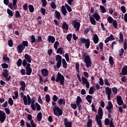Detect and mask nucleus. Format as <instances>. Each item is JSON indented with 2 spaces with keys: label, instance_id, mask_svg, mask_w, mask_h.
Wrapping results in <instances>:
<instances>
[{
  "label": "nucleus",
  "instance_id": "1",
  "mask_svg": "<svg viewBox=\"0 0 127 127\" xmlns=\"http://www.w3.org/2000/svg\"><path fill=\"white\" fill-rule=\"evenodd\" d=\"M103 118V109L101 107H99L98 112V115L96 116V121L97 125L99 127H102V120Z\"/></svg>",
  "mask_w": 127,
  "mask_h": 127
},
{
  "label": "nucleus",
  "instance_id": "2",
  "mask_svg": "<svg viewBox=\"0 0 127 127\" xmlns=\"http://www.w3.org/2000/svg\"><path fill=\"white\" fill-rule=\"evenodd\" d=\"M82 58L84 59V62L86 65L87 68H90L92 66V61L90 56L87 55L86 53H83Z\"/></svg>",
  "mask_w": 127,
  "mask_h": 127
},
{
  "label": "nucleus",
  "instance_id": "3",
  "mask_svg": "<svg viewBox=\"0 0 127 127\" xmlns=\"http://www.w3.org/2000/svg\"><path fill=\"white\" fill-rule=\"evenodd\" d=\"M24 58L25 59L23 60L22 62V65L24 67H26V65L27 64H28V63H31V56H30V55H28L27 54H26L24 55Z\"/></svg>",
  "mask_w": 127,
  "mask_h": 127
},
{
  "label": "nucleus",
  "instance_id": "4",
  "mask_svg": "<svg viewBox=\"0 0 127 127\" xmlns=\"http://www.w3.org/2000/svg\"><path fill=\"white\" fill-rule=\"evenodd\" d=\"M53 112L55 116H57V117L62 116V110H61L58 106H55L53 108Z\"/></svg>",
  "mask_w": 127,
  "mask_h": 127
},
{
  "label": "nucleus",
  "instance_id": "5",
  "mask_svg": "<svg viewBox=\"0 0 127 127\" xmlns=\"http://www.w3.org/2000/svg\"><path fill=\"white\" fill-rule=\"evenodd\" d=\"M80 41L82 44H85V48L87 49H89V47H90V39L88 38L86 39V38H81Z\"/></svg>",
  "mask_w": 127,
  "mask_h": 127
},
{
  "label": "nucleus",
  "instance_id": "6",
  "mask_svg": "<svg viewBox=\"0 0 127 127\" xmlns=\"http://www.w3.org/2000/svg\"><path fill=\"white\" fill-rule=\"evenodd\" d=\"M27 97L25 95H24L23 97L24 104L25 106H27V104H28L29 106H30V104H31L30 96H29V95H27Z\"/></svg>",
  "mask_w": 127,
  "mask_h": 127
},
{
  "label": "nucleus",
  "instance_id": "7",
  "mask_svg": "<svg viewBox=\"0 0 127 127\" xmlns=\"http://www.w3.org/2000/svg\"><path fill=\"white\" fill-rule=\"evenodd\" d=\"M17 0H13L12 3H9L8 5V7L11 9V10H13V9H17Z\"/></svg>",
  "mask_w": 127,
  "mask_h": 127
},
{
  "label": "nucleus",
  "instance_id": "8",
  "mask_svg": "<svg viewBox=\"0 0 127 127\" xmlns=\"http://www.w3.org/2000/svg\"><path fill=\"white\" fill-rule=\"evenodd\" d=\"M32 72V69L30 68V64L28 63L26 66V74L29 76L31 75V72Z\"/></svg>",
  "mask_w": 127,
  "mask_h": 127
},
{
  "label": "nucleus",
  "instance_id": "9",
  "mask_svg": "<svg viewBox=\"0 0 127 127\" xmlns=\"http://www.w3.org/2000/svg\"><path fill=\"white\" fill-rule=\"evenodd\" d=\"M64 123L65 127H72V123L68 122V119H67V118L64 119Z\"/></svg>",
  "mask_w": 127,
  "mask_h": 127
},
{
  "label": "nucleus",
  "instance_id": "10",
  "mask_svg": "<svg viewBox=\"0 0 127 127\" xmlns=\"http://www.w3.org/2000/svg\"><path fill=\"white\" fill-rule=\"evenodd\" d=\"M80 22H74L73 27L75 29H76V31H79V30L80 29Z\"/></svg>",
  "mask_w": 127,
  "mask_h": 127
},
{
  "label": "nucleus",
  "instance_id": "11",
  "mask_svg": "<svg viewBox=\"0 0 127 127\" xmlns=\"http://www.w3.org/2000/svg\"><path fill=\"white\" fill-rule=\"evenodd\" d=\"M48 41L49 43H54L55 42V37L51 35L49 36L48 37Z\"/></svg>",
  "mask_w": 127,
  "mask_h": 127
},
{
  "label": "nucleus",
  "instance_id": "12",
  "mask_svg": "<svg viewBox=\"0 0 127 127\" xmlns=\"http://www.w3.org/2000/svg\"><path fill=\"white\" fill-rule=\"evenodd\" d=\"M25 48L22 46V44H20L17 47V50L19 53H22V51L24 50Z\"/></svg>",
  "mask_w": 127,
  "mask_h": 127
},
{
  "label": "nucleus",
  "instance_id": "13",
  "mask_svg": "<svg viewBox=\"0 0 127 127\" xmlns=\"http://www.w3.org/2000/svg\"><path fill=\"white\" fill-rule=\"evenodd\" d=\"M117 100L119 106H122V105L124 104V101H123L121 96H117Z\"/></svg>",
  "mask_w": 127,
  "mask_h": 127
},
{
  "label": "nucleus",
  "instance_id": "14",
  "mask_svg": "<svg viewBox=\"0 0 127 127\" xmlns=\"http://www.w3.org/2000/svg\"><path fill=\"white\" fill-rule=\"evenodd\" d=\"M6 118L5 113H2L0 115V122L1 124H2V123L5 121Z\"/></svg>",
  "mask_w": 127,
  "mask_h": 127
},
{
  "label": "nucleus",
  "instance_id": "15",
  "mask_svg": "<svg viewBox=\"0 0 127 127\" xmlns=\"http://www.w3.org/2000/svg\"><path fill=\"white\" fill-rule=\"evenodd\" d=\"M58 103L60 106H62V105H63V106H65L66 104V101L64 99L61 98L60 100L58 101Z\"/></svg>",
  "mask_w": 127,
  "mask_h": 127
},
{
  "label": "nucleus",
  "instance_id": "16",
  "mask_svg": "<svg viewBox=\"0 0 127 127\" xmlns=\"http://www.w3.org/2000/svg\"><path fill=\"white\" fill-rule=\"evenodd\" d=\"M62 28L67 31H68V29H69V25H68L66 22H64L62 24Z\"/></svg>",
  "mask_w": 127,
  "mask_h": 127
},
{
  "label": "nucleus",
  "instance_id": "17",
  "mask_svg": "<svg viewBox=\"0 0 127 127\" xmlns=\"http://www.w3.org/2000/svg\"><path fill=\"white\" fill-rule=\"evenodd\" d=\"M41 74L43 77H46L48 75V70L45 68L42 69Z\"/></svg>",
  "mask_w": 127,
  "mask_h": 127
},
{
  "label": "nucleus",
  "instance_id": "18",
  "mask_svg": "<svg viewBox=\"0 0 127 127\" xmlns=\"http://www.w3.org/2000/svg\"><path fill=\"white\" fill-rule=\"evenodd\" d=\"M93 42L95 43V44H98L99 42V37L98 36V35L96 34H95L93 36Z\"/></svg>",
  "mask_w": 127,
  "mask_h": 127
},
{
  "label": "nucleus",
  "instance_id": "19",
  "mask_svg": "<svg viewBox=\"0 0 127 127\" xmlns=\"http://www.w3.org/2000/svg\"><path fill=\"white\" fill-rule=\"evenodd\" d=\"M56 80H65L64 76L62 75L60 72L58 73L57 77L56 78Z\"/></svg>",
  "mask_w": 127,
  "mask_h": 127
},
{
  "label": "nucleus",
  "instance_id": "20",
  "mask_svg": "<svg viewBox=\"0 0 127 127\" xmlns=\"http://www.w3.org/2000/svg\"><path fill=\"white\" fill-rule=\"evenodd\" d=\"M93 17L95 18L96 20L97 21H99L100 20V18H101V17L100 16V15L97 13V12H95L93 14Z\"/></svg>",
  "mask_w": 127,
  "mask_h": 127
},
{
  "label": "nucleus",
  "instance_id": "21",
  "mask_svg": "<svg viewBox=\"0 0 127 127\" xmlns=\"http://www.w3.org/2000/svg\"><path fill=\"white\" fill-rule=\"evenodd\" d=\"M55 17L58 19L59 20H60V17H61V14H60V12L56 10L55 12Z\"/></svg>",
  "mask_w": 127,
  "mask_h": 127
},
{
  "label": "nucleus",
  "instance_id": "22",
  "mask_svg": "<svg viewBox=\"0 0 127 127\" xmlns=\"http://www.w3.org/2000/svg\"><path fill=\"white\" fill-rule=\"evenodd\" d=\"M82 84L84 85H86V87L87 88V89L90 88V83H89V81H88L87 80H83Z\"/></svg>",
  "mask_w": 127,
  "mask_h": 127
},
{
  "label": "nucleus",
  "instance_id": "23",
  "mask_svg": "<svg viewBox=\"0 0 127 127\" xmlns=\"http://www.w3.org/2000/svg\"><path fill=\"white\" fill-rule=\"evenodd\" d=\"M122 75H127V65H125L123 67L122 70Z\"/></svg>",
  "mask_w": 127,
  "mask_h": 127
},
{
  "label": "nucleus",
  "instance_id": "24",
  "mask_svg": "<svg viewBox=\"0 0 127 127\" xmlns=\"http://www.w3.org/2000/svg\"><path fill=\"white\" fill-rule=\"evenodd\" d=\"M20 84L21 86L20 89H21L22 91H24L25 90V82L23 81H21Z\"/></svg>",
  "mask_w": 127,
  "mask_h": 127
},
{
  "label": "nucleus",
  "instance_id": "25",
  "mask_svg": "<svg viewBox=\"0 0 127 127\" xmlns=\"http://www.w3.org/2000/svg\"><path fill=\"white\" fill-rule=\"evenodd\" d=\"M62 12L63 14H64V15L66 16V14L67 13V10H66V8L64 5H63L62 6Z\"/></svg>",
  "mask_w": 127,
  "mask_h": 127
},
{
  "label": "nucleus",
  "instance_id": "26",
  "mask_svg": "<svg viewBox=\"0 0 127 127\" xmlns=\"http://www.w3.org/2000/svg\"><path fill=\"white\" fill-rule=\"evenodd\" d=\"M93 98V96L92 95H87L86 97V100L89 103V104H91L92 103V98Z\"/></svg>",
  "mask_w": 127,
  "mask_h": 127
},
{
  "label": "nucleus",
  "instance_id": "27",
  "mask_svg": "<svg viewBox=\"0 0 127 127\" xmlns=\"http://www.w3.org/2000/svg\"><path fill=\"white\" fill-rule=\"evenodd\" d=\"M62 63H63V68H64V69H66L67 68V62H66L65 59H63Z\"/></svg>",
  "mask_w": 127,
  "mask_h": 127
},
{
  "label": "nucleus",
  "instance_id": "28",
  "mask_svg": "<svg viewBox=\"0 0 127 127\" xmlns=\"http://www.w3.org/2000/svg\"><path fill=\"white\" fill-rule=\"evenodd\" d=\"M57 54H61V55H62L63 54V48H59L57 51Z\"/></svg>",
  "mask_w": 127,
  "mask_h": 127
},
{
  "label": "nucleus",
  "instance_id": "29",
  "mask_svg": "<svg viewBox=\"0 0 127 127\" xmlns=\"http://www.w3.org/2000/svg\"><path fill=\"white\" fill-rule=\"evenodd\" d=\"M82 102V99H81V97L80 96H77V99H76V105L77 106H79V105L81 104Z\"/></svg>",
  "mask_w": 127,
  "mask_h": 127
},
{
  "label": "nucleus",
  "instance_id": "30",
  "mask_svg": "<svg viewBox=\"0 0 127 127\" xmlns=\"http://www.w3.org/2000/svg\"><path fill=\"white\" fill-rule=\"evenodd\" d=\"M109 62L111 67H113V66L114 65V59H113V57H112V56L109 57Z\"/></svg>",
  "mask_w": 127,
  "mask_h": 127
},
{
  "label": "nucleus",
  "instance_id": "31",
  "mask_svg": "<svg viewBox=\"0 0 127 127\" xmlns=\"http://www.w3.org/2000/svg\"><path fill=\"white\" fill-rule=\"evenodd\" d=\"M105 92L107 95H109L112 94V89L108 87L105 89Z\"/></svg>",
  "mask_w": 127,
  "mask_h": 127
},
{
  "label": "nucleus",
  "instance_id": "32",
  "mask_svg": "<svg viewBox=\"0 0 127 127\" xmlns=\"http://www.w3.org/2000/svg\"><path fill=\"white\" fill-rule=\"evenodd\" d=\"M106 109L107 110H111V109H113V104L112 103V102H108V105L107 106Z\"/></svg>",
  "mask_w": 127,
  "mask_h": 127
},
{
  "label": "nucleus",
  "instance_id": "33",
  "mask_svg": "<svg viewBox=\"0 0 127 127\" xmlns=\"http://www.w3.org/2000/svg\"><path fill=\"white\" fill-rule=\"evenodd\" d=\"M31 43L32 44L33 43H36V39L35 38V36H34V35H32L31 36Z\"/></svg>",
  "mask_w": 127,
  "mask_h": 127
},
{
  "label": "nucleus",
  "instance_id": "34",
  "mask_svg": "<svg viewBox=\"0 0 127 127\" xmlns=\"http://www.w3.org/2000/svg\"><path fill=\"white\" fill-rule=\"evenodd\" d=\"M90 20L91 24L96 25V20H95L94 17L90 16Z\"/></svg>",
  "mask_w": 127,
  "mask_h": 127
},
{
  "label": "nucleus",
  "instance_id": "35",
  "mask_svg": "<svg viewBox=\"0 0 127 127\" xmlns=\"http://www.w3.org/2000/svg\"><path fill=\"white\" fill-rule=\"evenodd\" d=\"M56 60L58 62H62V57L59 55H57Z\"/></svg>",
  "mask_w": 127,
  "mask_h": 127
},
{
  "label": "nucleus",
  "instance_id": "36",
  "mask_svg": "<svg viewBox=\"0 0 127 127\" xmlns=\"http://www.w3.org/2000/svg\"><path fill=\"white\" fill-rule=\"evenodd\" d=\"M64 5L68 12H71L72 11V8H71V6L68 5V4L65 3Z\"/></svg>",
  "mask_w": 127,
  "mask_h": 127
},
{
  "label": "nucleus",
  "instance_id": "37",
  "mask_svg": "<svg viewBox=\"0 0 127 127\" xmlns=\"http://www.w3.org/2000/svg\"><path fill=\"white\" fill-rule=\"evenodd\" d=\"M22 47L25 49V47L28 46V42L27 41H23L22 42Z\"/></svg>",
  "mask_w": 127,
  "mask_h": 127
},
{
  "label": "nucleus",
  "instance_id": "38",
  "mask_svg": "<svg viewBox=\"0 0 127 127\" xmlns=\"http://www.w3.org/2000/svg\"><path fill=\"white\" fill-rule=\"evenodd\" d=\"M95 91H96V89H95V88L93 87H91L89 89V94H90V95H93Z\"/></svg>",
  "mask_w": 127,
  "mask_h": 127
},
{
  "label": "nucleus",
  "instance_id": "39",
  "mask_svg": "<svg viewBox=\"0 0 127 127\" xmlns=\"http://www.w3.org/2000/svg\"><path fill=\"white\" fill-rule=\"evenodd\" d=\"M37 120L39 121V122H40V121H41V120L42 119V113H39L38 114H37Z\"/></svg>",
  "mask_w": 127,
  "mask_h": 127
},
{
  "label": "nucleus",
  "instance_id": "40",
  "mask_svg": "<svg viewBox=\"0 0 127 127\" xmlns=\"http://www.w3.org/2000/svg\"><path fill=\"white\" fill-rule=\"evenodd\" d=\"M28 7L30 12L32 13L34 12V7L33 6V5L29 4Z\"/></svg>",
  "mask_w": 127,
  "mask_h": 127
},
{
  "label": "nucleus",
  "instance_id": "41",
  "mask_svg": "<svg viewBox=\"0 0 127 127\" xmlns=\"http://www.w3.org/2000/svg\"><path fill=\"white\" fill-rule=\"evenodd\" d=\"M99 48L100 49V51L101 52H104V50H103L104 44L103 43V42H100L99 44Z\"/></svg>",
  "mask_w": 127,
  "mask_h": 127
},
{
  "label": "nucleus",
  "instance_id": "42",
  "mask_svg": "<svg viewBox=\"0 0 127 127\" xmlns=\"http://www.w3.org/2000/svg\"><path fill=\"white\" fill-rule=\"evenodd\" d=\"M60 43L58 41H56L55 43L54 44V47L56 50H57L58 49V45H59Z\"/></svg>",
  "mask_w": 127,
  "mask_h": 127
},
{
  "label": "nucleus",
  "instance_id": "43",
  "mask_svg": "<svg viewBox=\"0 0 127 127\" xmlns=\"http://www.w3.org/2000/svg\"><path fill=\"white\" fill-rule=\"evenodd\" d=\"M8 45L9 47H12V46H13V42L12 41V40L9 39L8 41Z\"/></svg>",
  "mask_w": 127,
  "mask_h": 127
},
{
  "label": "nucleus",
  "instance_id": "44",
  "mask_svg": "<svg viewBox=\"0 0 127 127\" xmlns=\"http://www.w3.org/2000/svg\"><path fill=\"white\" fill-rule=\"evenodd\" d=\"M3 60H4L5 62L6 61H9V58L7 57V55L5 54L4 55V56L2 57Z\"/></svg>",
  "mask_w": 127,
  "mask_h": 127
},
{
  "label": "nucleus",
  "instance_id": "45",
  "mask_svg": "<svg viewBox=\"0 0 127 127\" xmlns=\"http://www.w3.org/2000/svg\"><path fill=\"white\" fill-rule=\"evenodd\" d=\"M114 20H114V18L111 16L107 18V21L109 22V23H112Z\"/></svg>",
  "mask_w": 127,
  "mask_h": 127
},
{
  "label": "nucleus",
  "instance_id": "46",
  "mask_svg": "<svg viewBox=\"0 0 127 127\" xmlns=\"http://www.w3.org/2000/svg\"><path fill=\"white\" fill-rule=\"evenodd\" d=\"M21 64H22V61L21 59H19L17 62V65L18 67H20L21 66Z\"/></svg>",
  "mask_w": 127,
  "mask_h": 127
},
{
  "label": "nucleus",
  "instance_id": "47",
  "mask_svg": "<svg viewBox=\"0 0 127 127\" xmlns=\"http://www.w3.org/2000/svg\"><path fill=\"white\" fill-rule=\"evenodd\" d=\"M112 23L115 28H118V22H117V20H114Z\"/></svg>",
  "mask_w": 127,
  "mask_h": 127
},
{
  "label": "nucleus",
  "instance_id": "48",
  "mask_svg": "<svg viewBox=\"0 0 127 127\" xmlns=\"http://www.w3.org/2000/svg\"><path fill=\"white\" fill-rule=\"evenodd\" d=\"M79 67H80V65L79 64V63H76L75 69H76L77 73H79L80 72V70L79 69Z\"/></svg>",
  "mask_w": 127,
  "mask_h": 127
},
{
  "label": "nucleus",
  "instance_id": "49",
  "mask_svg": "<svg viewBox=\"0 0 127 127\" xmlns=\"http://www.w3.org/2000/svg\"><path fill=\"white\" fill-rule=\"evenodd\" d=\"M15 17L16 18H19V17H20V13H19V11H15Z\"/></svg>",
  "mask_w": 127,
  "mask_h": 127
},
{
  "label": "nucleus",
  "instance_id": "50",
  "mask_svg": "<svg viewBox=\"0 0 127 127\" xmlns=\"http://www.w3.org/2000/svg\"><path fill=\"white\" fill-rule=\"evenodd\" d=\"M92 119H88V122H87V127H92Z\"/></svg>",
  "mask_w": 127,
  "mask_h": 127
},
{
  "label": "nucleus",
  "instance_id": "51",
  "mask_svg": "<svg viewBox=\"0 0 127 127\" xmlns=\"http://www.w3.org/2000/svg\"><path fill=\"white\" fill-rule=\"evenodd\" d=\"M124 52H125V50L123 48H121V50L119 51V57L121 58H122V56H123Z\"/></svg>",
  "mask_w": 127,
  "mask_h": 127
},
{
  "label": "nucleus",
  "instance_id": "52",
  "mask_svg": "<svg viewBox=\"0 0 127 127\" xmlns=\"http://www.w3.org/2000/svg\"><path fill=\"white\" fill-rule=\"evenodd\" d=\"M1 65L3 69H7L8 68V64L5 63L2 64Z\"/></svg>",
  "mask_w": 127,
  "mask_h": 127
},
{
  "label": "nucleus",
  "instance_id": "53",
  "mask_svg": "<svg viewBox=\"0 0 127 127\" xmlns=\"http://www.w3.org/2000/svg\"><path fill=\"white\" fill-rule=\"evenodd\" d=\"M7 12L8 14L10 15V16H13V13H12V11H11V10H10V9L8 8L7 9Z\"/></svg>",
  "mask_w": 127,
  "mask_h": 127
},
{
  "label": "nucleus",
  "instance_id": "54",
  "mask_svg": "<svg viewBox=\"0 0 127 127\" xmlns=\"http://www.w3.org/2000/svg\"><path fill=\"white\" fill-rule=\"evenodd\" d=\"M51 7L53 9H55L56 8V4H55V2H52L51 4Z\"/></svg>",
  "mask_w": 127,
  "mask_h": 127
},
{
  "label": "nucleus",
  "instance_id": "55",
  "mask_svg": "<svg viewBox=\"0 0 127 127\" xmlns=\"http://www.w3.org/2000/svg\"><path fill=\"white\" fill-rule=\"evenodd\" d=\"M72 38V34H68L66 36V39H67L68 41H71V39Z\"/></svg>",
  "mask_w": 127,
  "mask_h": 127
},
{
  "label": "nucleus",
  "instance_id": "56",
  "mask_svg": "<svg viewBox=\"0 0 127 127\" xmlns=\"http://www.w3.org/2000/svg\"><path fill=\"white\" fill-rule=\"evenodd\" d=\"M121 9L123 13H126V12H127V10L126 9V6H122L121 7Z\"/></svg>",
  "mask_w": 127,
  "mask_h": 127
},
{
  "label": "nucleus",
  "instance_id": "57",
  "mask_svg": "<svg viewBox=\"0 0 127 127\" xmlns=\"http://www.w3.org/2000/svg\"><path fill=\"white\" fill-rule=\"evenodd\" d=\"M100 7L101 8V10L102 11V13H105V12H106V8L105 7V6H104L103 5H100Z\"/></svg>",
  "mask_w": 127,
  "mask_h": 127
},
{
  "label": "nucleus",
  "instance_id": "58",
  "mask_svg": "<svg viewBox=\"0 0 127 127\" xmlns=\"http://www.w3.org/2000/svg\"><path fill=\"white\" fill-rule=\"evenodd\" d=\"M62 65V62H58L57 63V64H56L57 68L58 69H59V68H60V67H61Z\"/></svg>",
  "mask_w": 127,
  "mask_h": 127
},
{
  "label": "nucleus",
  "instance_id": "59",
  "mask_svg": "<svg viewBox=\"0 0 127 127\" xmlns=\"http://www.w3.org/2000/svg\"><path fill=\"white\" fill-rule=\"evenodd\" d=\"M35 106L36 107L37 111H40V110H41V107H40V105L37 102L35 103Z\"/></svg>",
  "mask_w": 127,
  "mask_h": 127
},
{
  "label": "nucleus",
  "instance_id": "60",
  "mask_svg": "<svg viewBox=\"0 0 127 127\" xmlns=\"http://www.w3.org/2000/svg\"><path fill=\"white\" fill-rule=\"evenodd\" d=\"M8 103L10 106H12V105H13V101L12 100V98H9Z\"/></svg>",
  "mask_w": 127,
  "mask_h": 127
},
{
  "label": "nucleus",
  "instance_id": "61",
  "mask_svg": "<svg viewBox=\"0 0 127 127\" xmlns=\"http://www.w3.org/2000/svg\"><path fill=\"white\" fill-rule=\"evenodd\" d=\"M41 1L42 2V6L44 7L47 5V2L46 1V0H41Z\"/></svg>",
  "mask_w": 127,
  "mask_h": 127
},
{
  "label": "nucleus",
  "instance_id": "62",
  "mask_svg": "<svg viewBox=\"0 0 127 127\" xmlns=\"http://www.w3.org/2000/svg\"><path fill=\"white\" fill-rule=\"evenodd\" d=\"M46 102H47V103H49V102H50V96L49 94H47L46 96Z\"/></svg>",
  "mask_w": 127,
  "mask_h": 127
},
{
  "label": "nucleus",
  "instance_id": "63",
  "mask_svg": "<svg viewBox=\"0 0 127 127\" xmlns=\"http://www.w3.org/2000/svg\"><path fill=\"white\" fill-rule=\"evenodd\" d=\"M108 38L109 39V40H110V41H113V40H115V37H114V35H113V34H111Z\"/></svg>",
  "mask_w": 127,
  "mask_h": 127
},
{
  "label": "nucleus",
  "instance_id": "64",
  "mask_svg": "<svg viewBox=\"0 0 127 127\" xmlns=\"http://www.w3.org/2000/svg\"><path fill=\"white\" fill-rule=\"evenodd\" d=\"M64 57L66 62H68L69 61V54H68V53H66L64 55Z\"/></svg>",
  "mask_w": 127,
  "mask_h": 127
}]
</instances>
